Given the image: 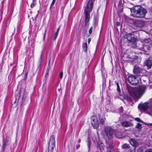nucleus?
Instances as JSON below:
<instances>
[{
	"mask_svg": "<svg viewBox=\"0 0 152 152\" xmlns=\"http://www.w3.org/2000/svg\"><path fill=\"white\" fill-rule=\"evenodd\" d=\"M91 124L94 129H96L99 127V124L96 117L92 116L91 118Z\"/></svg>",
	"mask_w": 152,
	"mask_h": 152,
	"instance_id": "nucleus-11",
	"label": "nucleus"
},
{
	"mask_svg": "<svg viewBox=\"0 0 152 152\" xmlns=\"http://www.w3.org/2000/svg\"><path fill=\"white\" fill-rule=\"evenodd\" d=\"M83 50L84 52H86L87 50V43H83L82 45Z\"/></svg>",
	"mask_w": 152,
	"mask_h": 152,
	"instance_id": "nucleus-19",
	"label": "nucleus"
},
{
	"mask_svg": "<svg viewBox=\"0 0 152 152\" xmlns=\"http://www.w3.org/2000/svg\"><path fill=\"white\" fill-rule=\"evenodd\" d=\"M54 139L55 137L53 135H52L50 137L48 144V148L46 150L45 152H53L55 145V142Z\"/></svg>",
	"mask_w": 152,
	"mask_h": 152,
	"instance_id": "nucleus-6",
	"label": "nucleus"
},
{
	"mask_svg": "<svg viewBox=\"0 0 152 152\" xmlns=\"http://www.w3.org/2000/svg\"><path fill=\"white\" fill-rule=\"evenodd\" d=\"M147 125H148V126H149V125H151V126H152V123H151V124H150V123H148V124H147Z\"/></svg>",
	"mask_w": 152,
	"mask_h": 152,
	"instance_id": "nucleus-40",
	"label": "nucleus"
},
{
	"mask_svg": "<svg viewBox=\"0 0 152 152\" xmlns=\"http://www.w3.org/2000/svg\"><path fill=\"white\" fill-rule=\"evenodd\" d=\"M59 29H60V27H58V28H57V31H56V32H58V31H59Z\"/></svg>",
	"mask_w": 152,
	"mask_h": 152,
	"instance_id": "nucleus-39",
	"label": "nucleus"
},
{
	"mask_svg": "<svg viewBox=\"0 0 152 152\" xmlns=\"http://www.w3.org/2000/svg\"><path fill=\"white\" fill-rule=\"evenodd\" d=\"M134 74L137 76H142L144 75V70L138 66H135L133 70Z\"/></svg>",
	"mask_w": 152,
	"mask_h": 152,
	"instance_id": "nucleus-8",
	"label": "nucleus"
},
{
	"mask_svg": "<svg viewBox=\"0 0 152 152\" xmlns=\"http://www.w3.org/2000/svg\"><path fill=\"white\" fill-rule=\"evenodd\" d=\"M55 1V0H53L52 1L51 4V5H50V9L51 8L52 6H53L54 4Z\"/></svg>",
	"mask_w": 152,
	"mask_h": 152,
	"instance_id": "nucleus-27",
	"label": "nucleus"
},
{
	"mask_svg": "<svg viewBox=\"0 0 152 152\" xmlns=\"http://www.w3.org/2000/svg\"><path fill=\"white\" fill-rule=\"evenodd\" d=\"M121 147L122 148L124 149H127L129 148V144H128L126 143H125L123 144L122 145Z\"/></svg>",
	"mask_w": 152,
	"mask_h": 152,
	"instance_id": "nucleus-20",
	"label": "nucleus"
},
{
	"mask_svg": "<svg viewBox=\"0 0 152 152\" xmlns=\"http://www.w3.org/2000/svg\"><path fill=\"white\" fill-rule=\"evenodd\" d=\"M104 132L106 135L111 140L113 138L115 131L110 126H107L105 128Z\"/></svg>",
	"mask_w": 152,
	"mask_h": 152,
	"instance_id": "nucleus-7",
	"label": "nucleus"
},
{
	"mask_svg": "<svg viewBox=\"0 0 152 152\" xmlns=\"http://www.w3.org/2000/svg\"><path fill=\"white\" fill-rule=\"evenodd\" d=\"M45 35H46V30L45 31V33H44V36H43V40H44L45 39Z\"/></svg>",
	"mask_w": 152,
	"mask_h": 152,
	"instance_id": "nucleus-35",
	"label": "nucleus"
},
{
	"mask_svg": "<svg viewBox=\"0 0 152 152\" xmlns=\"http://www.w3.org/2000/svg\"><path fill=\"white\" fill-rule=\"evenodd\" d=\"M117 26H119L120 25V23L119 22H117L116 23Z\"/></svg>",
	"mask_w": 152,
	"mask_h": 152,
	"instance_id": "nucleus-37",
	"label": "nucleus"
},
{
	"mask_svg": "<svg viewBox=\"0 0 152 152\" xmlns=\"http://www.w3.org/2000/svg\"><path fill=\"white\" fill-rule=\"evenodd\" d=\"M133 25L134 26L138 28H141L144 26L146 24V22L143 20H133Z\"/></svg>",
	"mask_w": 152,
	"mask_h": 152,
	"instance_id": "nucleus-9",
	"label": "nucleus"
},
{
	"mask_svg": "<svg viewBox=\"0 0 152 152\" xmlns=\"http://www.w3.org/2000/svg\"><path fill=\"white\" fill-rule=\"evenodd\" d=\"M145 152H152V149H147Z\"/></svg>",
	"mask_w": 152,
	"mask_h": 152,
	"instance_id": "nucleus-31",
	"label": "nucleus"
},
{
	"mask_svg": "<svg viewBox=\"0 0 152 152\" xmlns=\"http://www.w3.org/2000/svg\"><path fill=\"white\" fill-rule=\"evenodd\" d=\"M42 54L41 53V56H40V61H41L42 60Z\"/></svg>",
	"mask_w": 152,
	"mask_h": 152,
	"instance_id": "nucleus-38",
	"label": "nucleus"
},
{
	"mask_svg": "<svg viewBox=\"0 0 152 152\" xmlns=\"http://www.w3.org/2000/svg\"><path fill=\"white\" fill-rule=\"evenodd\" d=\"M36 4L35 0H33L32 2L30 5V7L31 8L33 7Z\"/></svg>",
	"mask_w": 152,
	"mask_h": 152,
	"instance_id": "nucleus-22",
	"label": "nucleus"
},
{
	"mask_svg": "<svg viewBox=\"0 0 152 152\" xmlns=\"http://www.w3.org/2000/svg\"><path fill=\"white\" fill-rule=\"evenodd\" d=\"M150 106L148 109V113L150 114H152V104H151V103H152V98L150 99Z\"/></svg>",
	"mask_w": 152,
	"mask_h": 152,
	"instance_id": "nucleus-17",
	"label": "nucleus"
},
{
	"mask_svg": "<svg viewBox=\"0 0 152 152\" xmlns=\"http://www.w3.org/2000/svg\"><path fill=\"white\" fill-rule=\"evenodd\" d=\"M92 27H91L89 30V33L90 34H91L92 32Z\"/></svg>",
	"mask_w": 152,
	"mask_h": 152,
	"instance_id": "nucleus-32",
	"label": "nucleus"
},
{
	"mask_svg": "<svg viewBox=\"0 0 152 152\" xmlns=\"http://www.w3.org/2000/svg\"><path fill=\"white\" fill-rule=\"evenodd\" d=\"M125 37L128 41L132 43V47L145 52H147L149 50L152 46V41L149 39H145L142 42H137L136 43L137 39L134 34H128L125 35Z\"/></svg>",
	"mask_w": 152,
	"mask_h": 152,
	"instance_id": "nucleus-1",
	"label": "nucleus"
},
{
	"mask_svg": "<svg viewBox=\"0 0 152 152\" xmlns=\"http://www.w3.org/2000/svg\"><path fill=\"white\" fill-rule=\"evenodd\" d=\"M128 57L129 58V61L132 64H134V63H136L137 61L138 57L137 56H136L134 57H132L130 55H129L128 56Z\"/></svg>",
	"mask_w": 152,
	"mask_h": 152,
	"instance_id": "nucleus-13",
	"label": "nucleus"
},
{
	"mask_svg": "<svg viewBox=\"0 0 152 152\" xmlns=\"http://www.w3.org/2000/svg\"><path fill=\"white\" fill-rule=\"evenodd\" d=\"M137 152H143V150L141 149H139L137 150Z\"/></svg>",
	"mask_w": 152,
	"mask_h": 152,
	"instance_id": "nucleus-34",
	"label": "nucleus"
},
{
	"mask_svg": "<svg viewBox=\"0 0 152 152\" xmlns=\"http://www.w3.org/2000/svg\"><path fill=\"white\" fill-rule=\"evenodd\" d=\"M128 100L130 102H132V99L130 97L128 98Z\"/></svg>",
	"mask_w": 152,
	"mask_h": 152,
	"instance_id": "nucleus-33",
	"label": "nucleus"
},
{
	"mask_svg": "<svg viewBox=\"0 0 152 152\" xmlns=\"http://www.w3.org/2000/svg\"><path fill=\"white\" fill-rule=\"evenodd\" d=\"M150 103L145 102L139 105L138 108L140 110L147 111L148 112V109L150 106Z\"/></svg>",
	"mask_w": 152,
	"mask_h": 152,
	"instance_id": "nucleus-10",
	"label": "nucleus"
},
{
	"mask_svg": "<svg viewBox=\"0 0 152 152\" xmlns=\"http://www.w3.org/2000/svg\"><path fill=\"white\" fill-rule=\"evenodd\" d=\"M63 75V72L62 71L59 74V77L60 79H61L62 78V76Z\"/></svg>",
	"mask_w": 152,
	"mask_h": 152,
	"instance_id": "nucleus-28",
	"label": "nucleus"
},
{
	"mask_svg": "<svg viewBox=\"0 0 152 152\" xmlns=\"http://www.w3.org/2000/svg\"><path fill=\"white\" fill-rule=\"evenodd\" d=\"M144 63L148 69L151 68L152 66V60L149 59H147L145 60Z\"/></svg>",
	"mask_w": 152,
	"mask_h": 152,
	"instance_id": "nucleus-14",
	"label": "nucleus"
},
{
	"mask_svg": "<svg viewBox=\"0 0 152 152\" xmlns=\"http://www.w3.org/2000/svg\"><path fill=\"white\" fill-rule=\"evenodd\" d=\"M136 127L138 129H140L141 128L142 125L141 124L139 123L137 124V125L136 126Z\"/></svg>",
	"mask_w": 152,
	"mask_h": 152,
	"instance_id": "nucleus-25",
	"label": "nucleus"
},
{
	"mask_svg": "<svg viewBox=\"0 0 152 152\" xmlns=\"http://www.w3.org/2000/svg\"><path fill=\"white\" fill-rule=\"evenodd\" d=\"M119 1L118 5V7L120 11H121L123 9V5L122 3V0H119Z\"/></svg>",
	"mask_w": 152,
	"mask_h": 152,
	"instance_id": "nucleus-18",
	"label": "nucleus"
},
{
	"mask_svg": "<svg viewBox=\"0 0 152 152\" xmlns=\"http://www.w3.org/2000/svg\"><path fill=\"white\" fill-rule=\"evenodd\" d=\"M133 16L137 18H144L147 13L146 10L140 6L135 7L134 9Z\"/></svg>",
	"mask_w": 152,
	"mask_h": 152,
	"instance_id": "nucleus-4",
	"label": "nucleus"
},
{
	"mask_svg": "<svg viewBox=\"0 0 152 152\" xmlns=\"http://www.w3.org/2000/svg\"><path fill=\"white\" fill-rule=\"evenodd\" d=\"M134 119L138 121V122H141V120H140V119L139 118H135Z\"/></svg>",
	"mask_w": 152,
	"mask_h": 152,
	"instance_id": "nucleus-30",
	"label": "nucleus"
},
{
	"mask_svg": "<svg viewBox=\"0 0 152 152\" xmlns=\"http://www.w3.org/2000/svg\"><path fill=\"white\" fill-rule=\"evenodd\" d=\"M100 123L101 124H102V125H103L104 124V121L103 118L100 119Z\"/></svg>",
	"mask_w": 152,
	"mask_h": 152,
	"instance_id": "nucleus-26",
	"label": "nucleus"
},
{
	"mask_svg": "<svg viewBox=\"0 0 152 152\" xmlns=\"http://www.w3.org/2000/svg\"><path fill=\"white\" fill-rule=\"evenodd\" d=\"M107 152H111L110 151H108Z\"/></svg>",
	"mask_w": 152,
	"mask_h": 152,
	"instance_id": "nucleus-41",
	"label": "nucleus"
},
{
	"mask_svg": "<svg viewBox=\"0 0 152 152\" xmlns=\"http://www.w3.org/2000/svg\"><path fill=\"white\" fill-rule=\"evenodd\" d=\"M151 138H152V136H151Z\"/></svg>",
	"mask_w": 152,
	"mask_h": 152,
	"instance_id": "nucleus-42",
	"label": "nucleus"
},
{
	"mask_svg": "<svg viewBox=\"0 0 152 152\" xmlns=\"http://www.w3.org/2000/svg\"><path fill=\"white\" fill-rule=\"evenodd\" d=\"M129 142L132 146L135 147L138 146L140 144V142H137L133 139H130Z\"/></svg>",
	"mask_w": 152,
	"mask_h": 152,
	"instance_id": "nucleus-12",
	"label": "nucleus"
},
{
	"mask_svg": "<svg viewBox=\"0 0 152 152\" xmlns=\"http://www.w3.org/2000/svg\"><path fill=\"white\" fill-rule=\"evenodd\" d=\"M93 3V0H89L85 8L84 12L85 15V24L86 26H87L89 21L90 16L89 13L92 10Z\"/></svg>",
	"mask_w": 152,
	"mask_h": 152,
	"instance_id": "nucleus-3",
	"label": "nucleus"
},
{
	"mask_svg": "<svg viewBox=\"0 0 152 152\" xmlns=\"http://www.w3.org/2000/svg\"><path fill=\"white\" fill-rule=\"evenodd\" d=\"M121 124L123 126L126 127L130 126L132 125L131 123L129 121H123L121 123Z\"/></svg>",
	"mask_w": 152,
	"mask_h": 152,
	"instance_id": "nucleus-15",
	"label": "nucleus"
},
{
	"mask_svg": "<svg viewBox=\"0 0 152 152\" xmlns=\"http://www.w3.org/2000/svg\"><path fill=\"white\" fill-rule=\"evenodd\" d=\"M115 135L118 138H121L124 137L123 133L121 132H118L115 133Z\"/></svg>",
	"mask_w": 152,
	"mask_h": 152,
	"instance_id": "nucleus-16",
	"label": "nucleus"
},
{
	"mask_svg": "<svg viewBox=\"0 0 152 152\" xmlns=\"http://www.w3.org/2000/svg\"><path fill=\"white\" fill-rule=\"evenodd\" d=\"M146 89L145 86L142 85L134 88L131 96L135 100H137L144 94Z\"/></svg>",
	"mask_w": 152,
	"mask_h": 152,
	"instance_id": "nucleus-2",
	"label": "nucleus"
},
{
	"mask_svg": "<svg viewBox=\"0 0 152 152\" xmlns=\"http://www.w3.org/2000/svg\"><path fill=\"white\" fill-rule=\"evenodd\" d=\"M91 40V38H89L88 39V43L89 44Z\"/></svg>",
	"mask_w": 152,
	"mask_h": 152,
	"instance_id": "nucleus-36",
	"label": "nucleus"
},
{
	"mask_svg": "<svg viewBox=\"0 0 152 152\" xmlns=\"http://www.w3.org/2000/svg\"><path fill=\"white\" fill-rule=\"evenodd\" d=\"M7 141L6 140L3 142L2 148L3 149H4L7 146Z\"/></svg>",
	"mask_w": 152,
	"mask_h": 152,
	"instance_id": "nucleus-21",
	"label": "nucleus"
},
{
	"mask_svg": "<svg viewBox=\"0 0 152 152\" xmlns=\"http://www.w3.org/2000/svg\"><path fill=\"white\" fill-rule=\"evenodd\" d=\"M58 33L57 32H56L55 34L54 37H53V40H55L56 39L57 36L58 35Z\"/></svg>",
	"mask_w": 152,
	"mask_h": 152,
	"instance_id": "nucleus-23",
	"label": "nucleus"
},
{
	"mask_svg": "<svg viewBox=\"0 0 152 152\" xmlns=\"http://www.w3.org/2000/svg\"><path fill=\"white\" fill-rule=\"evenodd\" d=\"M116 85H117V91L119 93H120V88L119 84L118 83H116Z\"/></svg>",
	"mask_w": 152,
	"mask_h": 152,
	"instance_id": "nucleus-24",
	"label": "nucleus"
},
{
	"mask_svg": "<svg viewBox=\"0 0 152 152\" xmlns=\"http://www.w3.org/2000/svg\"><path fill=\"white\" fill-rule=\"evenodd\" d=\"M48 72H49V69H48L47 72H46V74L45 75V77H47L48 76Z\"/></svg>",
	"mask_w": 152,
	"mask_h": 152,
	"instance_id": "nucleus-29",
	"label": "nucleus"
},
{
	"mask_svg": "<svg viewBox=\"0 0 152 152\" xmlns=\"http://www.w3.org/2000/svg\"><path fill=\"white\" fill-rule=\"evenodd\" d=\"M129 82L132 85H136L141 82L140 77H137L134 75L129 76L128 78Z\"/></svg>",
	"mask_w": 152,
	"mask_h": 152,
	"instance_id": "nucleus-5",
	"label": "nucleus"
}]
</instances>
